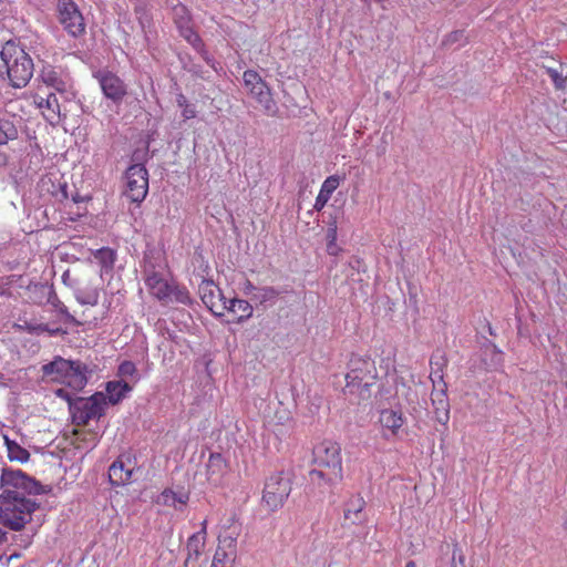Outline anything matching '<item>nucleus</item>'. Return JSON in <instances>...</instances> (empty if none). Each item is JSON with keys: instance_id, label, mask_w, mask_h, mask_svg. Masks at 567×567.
I'll list each match as a JSON object with an SVG mask.
<instances>
[{"instance_id": "nucleus-49", "label": "nucleus", "mask_w": 567, "mask_h": 567, "mask_svg": "<svg viewBox=\"0 0 567 567\" xmlns=\"http://www.w3.org/2000/svg\"><path fill=\"white\" fill-rule=\"evenodd\" d=\"M405 567H417L416 564L413 560H410L406 563Z\"/></svg>"}, {"instance_id": "nucleus-21", "label": "nucleus", "mask_w": 567, "mask_h": 567, "mask_svg": "<svg viewBox=\"0 0 567 567\" xmlns=\"http://www.w3.org/2000/svg\"><path fill=\"white\" fill-rule=\"evenodd\" d=\"M34 104L39 109L44 110L43 115L48 121L54 122L61 118V107L54 93L48 94L47 97L37 95L34 97Z\"/></svg>"}, {"instance_id": "nucleus-33", "label": "nucleus", "mask_w": 567, "mask_h": 567, "mask_svg": "<svg viewBox=\"0 0 567 567\" xmlns=\"http://www.w3.org/2000/svg\"><path fill=\"white\" fill-rule=\"evenodd\" d=\"M190 301L192 298L189 296L188 290L185 287L171 285V293L166 302H178L183 305H188L190 303Z\"/></svg>"}, {"instance_id": "nucleus-24", "label": "nucleus", "mask_w": 567, "mask_h": 567, "mask_svg": "<svg viewBox=\"0 0 567 567\" xmlns=\"http://www.w3.org/2000/svg\"><path fill=\"white\" fill-rule=\"evenodd\" d=\"M432 404L437 422L446 424L450 420V403L444 390L432 392Z\"/></svg>"}, {"instance_id": "nucleus-7", "label": "nucleus", "mask_w": 567, "mask_h": 567, "mask_svg": "<svg viewBox=\"0 0 567 567\" xmlns=\"http://www.w3.org/2000/svg\"><path fill=\"white\" fill-rule=\"evenodd\" d=\"M0 484L3 488L2 494L39 495L47 492L39 482L21 470L4 468L0 477Z\"/></svg>"}, {"instance_id": "nucleus-27", "label": "nucleus", "mask_w": 567, "mask_h": 567, "mask_svg": "<svg viewBox=\"0 0 567 567\" xmlns=\"http://www.w3.org/2000/svg\"><path fill=\"white\" fill-rule=\"evenodd\" d=\"M105 390L109 402L114 405L124 399L132 386L126 381H109Z\"/></svg>"}, {"instance_id": "nucleus-37", "label": "nucleus", "mask_w": 567, "mask_h": 567, "mask_svg": "<svg viewBox=\"0 0 567 567\" xmlns=\"http://www.w3.org/2000/svg\"><path fill=\"white\" fill-rule=\"evenodd\" d=\"M24 328H25V330L28 332L37 333V334L47 332L50 336H58L61 332L60 328H50L45 323H37V322H33V321H25L24 322Z\"/></svg>"}, {"instance_id": "nucleus-52", "label": "nucleus", "mask_w": 567, "mask_h": 567, "mask_svg": "<svg viewBox=\"0 0 567 567\" xmlns=\"http://www.w3.org/2000/svg\"><path fill=\"white\" fill-rule=\"evenodd\" d=\"M6 533L0 528V542L3 540Z\"/></svg>"}, {"instance_id": "nucleus-35", "label": "nucleus", "mask_w": 567, "mask_h": 567, "mask_svg": "<svg viewBox=\"0 0 567 567\" xmlns=\"http://www.w3.org/2000/svg\"><path fill=\"white\" fill-rule=\"evenodd\" d=\"M546 74L550 78L556 90H565L567 87V74L563 75L561 71L554 66H543Z\"/></svg>"}, {"instance_id": "nucleus-36", "label": "nucleus", "mask_w": 567, "mask_h": 567, "mask_svg": "<svg viewBox=\"0 0 567 567\" xmlns=\"http://www.w3.org/2000/svg\"><path fill=\"white\" fill-rule=\"evenodd\" d=\"M7 451H8V457L10 458V461H18L20 463H24L30 457V453L24 447L19 445L17 442L8 443Z\"/></svg>"}, {"instance_id": "nucleus-43", "label": "nucleus", "mask_w": 567, "mask_h": 567, "mask_svg": "<svg viewBox=\"0 0 567 567\" xmlns=\"http://www.w3.org/2000/svg\"><path fill=\"white\" fill-rule=\"evenodd\" d=\"M182 116L184 117V120L194 118L196 116L195 106L190 105V104L185 105V107H183V111H182Z\"/></svg>"}, {"instance_id": "nucleus-9", "label": "nucleus", "mask_w": 567, "mask_h": 567, "mask_svg": "<svg viewBox=\"0 0 567 567\" xmlns=\"http://www.w3.org/2000/svg\"><path fill=\"white\" fill-rule=\"evenodd\" d=\"M245 87L255 101L260 105L261 110L269 116L278 113V105L272 97V93L268 84L261 79L258 72L247 70L243 74Z\"/></svg>"}, {"instance_id": "nucleus-13", "label": "nucleus", "mask_w": 567, "mask_h": 567, "mask_svg": "<svg viewBox=\"0 0 567 567\" xmlns=\"http://www.w3.org/2000/svg\"><path fill=\"white\" fill-rule=\"evenodd\" d=\"M40 78L47 86L64 95L66 100L74 97L72 80L62 69L51 65L43 66Z\"/></svg>"}, {"instance_id": "nucleus-47", "label": "nucleus", "mask_w": 567, "mask_h": 567, "mask_svg": "<svg viewBox=\"0 0 567 567\" xmlns=\"http://www.w3.org/2000/svg\"><path fill=\"white\" fill-rule=\"evenodd\" d=\"M70 278V271L66 270L63 275H62V280L64 284H68V280Z\"/></svg>"}, {"instance_id": "nucleus-51", "label": "nucleus", "mask_w": 567, "mask_h": 567, "mask_svg": "<svg viewBox=\"0 0 567 567\" xmlns=\"http://www.w3.org/2000/svg\"><path fill=\"white\" fill-rule=\"evenodd\" d=\"M210 567H227V565H219L217 564L216 561H213L212 566Z\"/></svg>"}, {"instance_id": "nucleus-32", "label": "nucleus", "mask_w": 567, "mask_h": 567, "mask_svg": "<svg viewBox=\"0 0 567 567\" xmlns=\"http://www.w3.org/2000/svg\"><path fill=\"white\" fill-rule=\"evenodd\" d=\"M41 289L48 295L47 301L63 315L69 322H73L74 318L69 313L68 308L59 300L53 289L50 287H41Z\"/></svg>"}, {"instance_id": "nucleus-26", "label": "nucleus", "mask_w": 567, "mask_h": 567, "mask_svg": "<svg viewBox=\"0 0 567 567\" xmlns=\"http://www.w3.org/2000/svg\"><path fill=\"white\" fill-rule=\"evenodd\" d=\"M221 310H228L233 313H239L237 322H244L252 316V307L251 305L243 299H227L224 301V306L220 307Z\"/></svg>"}, {"instance_id": "nucleus-3", "label": "nucleus", "mask_w": 567, "mask_h": 567, "mask_svg": "<svg viewBox=\"0 0 567 567\" xmlns=\"http://www.w3.org/2000/svg\"><path fill=\"white\" fill-rule=\"evenodd\" d=\"M94 371L95 365L91 367L79 360L72 361L63 358H56L42 367L43 375L50 377L52 380L64 378L65 383L76 391L87 384Z\"/></svg>"}, {"instance_id": "nucleus-20", "label": "nucleus", "mask_w": 567, "mask_h": 567, "mask_svg": "<svg viewBox=\"0 0 567 567\" xmlns=\"http://www.w3.org/2000/svg\"><path fill=\"white\" fill-rule=\"evenodd\" d=\"M236 555V539L234 537H220L219 545L213 561L230 567Z\"/></svg>"}, {"instance_id": "nucleus-50", "label": "nucleus", "mask_w": 567, "mask_h": 567, "mask_svg": "<svg viewBox=\"0 0 567 567\" xmlns=\"http://www.w3.org/2000/svg\"><path fill=\"white\" fill-rule=\"evenodd\" d=\"M6 163V156L0 153V165H3Z\"/></svg>"}, {"instance_id": "nucleus-45", "label": "nucleus", "mask_w": 567, "mask_h": 567, "mask_svg": "<svg viewBox=\"0 0 567 567\" xmlns=\"http://www.w3.org/2000/svg\"><path fill=\"white\" fill-rule=\"evenodd\" d=\"M330 233H331V241L330 244L328 245V251L329 254H332L334 255L336 254V250H334V246H333V240L336 239V229H330Z\"/></svg>"}, {"instance_id": "nucleus-14", "label": "nucleus", "mask_w": 567, "mask_h": 567, "mask_svg": "<svg viewBox=\"0 0 567 567\" xmlns=\"http://www.w3.org/2000/svg\"><path fill=\"white\" fill-rule=\"evenodd\" d=\"M99 82L104 95L115 103L121 102L126 95V85L113 73L106 72L100 74Z\"/></svg>"}, {"instance_id": "nucleus-16", "label": "nucleus", "mask_w": 567, "mask_h": 567, "mask_svg": "<svg viewBox=\"0 0 567 567\" xmlns=\"http://www.w3.org/2000/svg\"><path fill=\"white\" fill-rule=\"evenodd\" d=\"M198 292L205 306L208 307L215 315H220L219 312L215 311V309L218 308L217 300H219L221 306H224L226 298L215 286L214 281L210 279H203L198 287Z\"/></svg>"}, {"instance_id": "nucleus-10", "label": "nucleus", "mask_w": 567, "mask_h": 567, "mask_svg": "<svg viewBox=\"0 0 567 567\" xmlns=\"http://www.w3.org/2000/svg\"><path fill=\"white\" fill-rule=\"evenodd\" d=\"M124 195L133 203H142L148 193V173L144 165H131L125 173Z\"/></svg>"}, {"instance_id": "nucleus-41", "label": "nucleus", "mask_w": 567, "mask_h": 567, "mask_svg": "<svg viewBox=\"0 0 567 567\" xmlns=\"http://www.w3.org/2000/svg\"><path fill=\"white\" fill-rule=\"evenodd\" d=\"M331 196L322 193V192H319L317 198H316V203H315V208L317 210H321L326 204L328 203V200L330 199Z\"/></svg>"}, {"instance_id": "nucleus-46", "label": "nucleus", "mask_w": 567, "mask_h": 567, "mask_svg": "<svg viewBox=\"0 0 567 567\" xmlns=\"http://www.w3.org/2000/svg\"><path fill=\"white\" fill-rule=\"evenodd\" d=\"M177 103L181 107H185L187 104L186 97L184 95H179L177 99Z\"/></svg>"}, {"instance_id": "nucleus-29", "label": "nucleus", "mask_w": 567, "mask_h": 567, "mask_svg": "<svg viewBox=\"0 0 567 567\" xmlns=\"http://www.w3.org/2000/svg\"><path fill=\"white\" fill-rule=\"evenodd\" d=\"M226 470V462L221 454L219 453H212L209 455L208 462H207V471L209 474V480L217 481L218 477H220Z\"/></svg>"}, {"instance_id": "nucleus-12", "label": "nucleus", "mask_w": 567, "mask_h": 567, "mask_svg": "<svg viewBox=\"0 0 567 567\" xmlns=\"http://www.w3.org/2000/svg\"><path fill=\"white\" fill-rule=\"evenodd\" d=\"M173 20L178 29L181 37H183L194 49L202 50L204 44L200 37L195 32L192 24V17L188 9L177 3L172 9Z\"/></svg>"}, {"instance_id": "nucleus-18", "label": "nucleus", "mask_w": 567, "mask_h": 567, "mask_svg": "<svg viewBox=\"0 0 567 567\" xmlns=\"http://www.w3.org/2000/svg\"><path fill=\"white\" fill-rule=\"evenodd\" d=\"M364 507V498L359 494L352 495L344 505V520L352 525L361 524L365 519Z\"/></svg>"}, {"instance_id": "nucleus-6", "label": "nucleus", "mask_w": 567, "mask_h": 567, "mask_svg": "<svg viewBox=\"0 0 567 567\" xmlns=\"http://www.w3.org/2000/svg\"><path fill=\"white\" fill-rule=\"evenodd\" d=\"M106 399L101 392L89 398L69 399L72 421L76 425H86L91 420H99L105 412Z\"/></svg>"}, {"instance_id": "nucleus-1", "label": "nucleus", "mask_w": 567, "mask_h": 567, "mask_svg": "<svg viewBox=\"0 0 567 567\" xmlns=\"http://www.w3.org/2000/svg\"><path fill=\"white\" fill-rule=\"evenodd\" d=\"M315 468L309 472L311 484L324 492L343 478L341 447L332 441H323L313 450Z\"/></svg>"}, {"instance_id": "nucleus-23", "label": "nucleus", "mask_w": 567, "mask_h": 567, "mask_svg": "<svg viewBox=\"0 0 567 567\" xmlns=\"http://www.w3.org/2000/svg\"><path fill=\"white\" fill-rule=\"evenodd\" d=\"M206 543V520L202 524V529L195 534H193L186 545L187 549V558L186 561L197 560Z\"/></svg>"}, {"instance_id": "nucleus-38", "label": "nucleus", "mask_w": 567, "mask_h": 567, "mask_svg": "<svg viewBox=\"0 0 567 567\" xmlns=\"http://www.w3.org/2000/svg\"><path fill=\"white\" fill-rule=\"evenodd\" d=\"M76 299L82 305L95 306L99 302V291L97 289L80 290L76 293Z\"/></svg>"}, {"instance_id": "nucleus-44", "label": "nucleus", "mask_w": 567, "mask_h": 567, "mask_svg": "<svg viewBox=\"0 0 567 567\" xmlns=\"http://www.w3.org/2000/svg\"><path fill=\"white\" fill-rule=\"evenodd\" d=\"M259 288L255 287L250 281H246L244 286V292L246 295H254Z\"/></svg>"}, {"instance_id": "nucleus-15", "label": "nucleus", "mask_w": 567, "mask_h": 567, "mask_svg": "<svg viewBox=\"0 0 567 567\" xmlns=\"http://www.w3.org/2000/svg\"><path fill=\"white\" fill-rule=\"evenodd\" d=\"M404 422L405 417L403 416L402 412L392 409L382 410L379 415L382 436L390 439L391 436L396 435Z\"/></svg>"}, {"instance_id": "nucleus-22", "label": "nucleus", "mask_w": 567, "mask_h": 567, "mask_svg": "<svg viewBox=\"0 0 567 567\" xmlns=\"http://www.w3.org/2000/svg\"><path fill=\"white\" fill-rule=\"evenodd\" d=\"M41 192L52 195L54 198L64 199L68 197L66 183H62L54 174L43 176L39 182Z\"/></svg>"}, {"instance_id": "nucleus-19", "label": "nucleus", "mask_w": 567, "mask_h": 567, "mask_svg": "<svg viewBox=\"0 0 567 567\" xmlns=\"http://www.w3.org/2000/svg\"><path fill=\"white\" fill-rule=\"evenodd\" d=\"M145 285L150 292L161 301H167L171 293V285L162 277V275L152 271L146 276Z\"/></svg>"}, {"instance_id": "nucleus-48", "label": "nucleus", "mask_w": 567, "mask_h": 567, "mask_svg": "<svg viewBox=\"0 0 567 567\" xmlns=\"http://www.w3.org/2000/svg\"><path fill=\"white\" fill-rule=\"evenodd\" d=\"M4 444L8 447V443H16V441L10 440L7 435H3Z\"/></svg>"}, {"instance_id": "nucleus-28", "label": "nucleus", "mask_w": 567, "mask_h": 567, "mask_svg": "<svg viewBox=\"0 0 567 567\" xmlns=\"http://www.w3.org/2000/svg\"><path fill=\"white\" fill-rule=\"evenodd\" d=\"M93 257L101 266V275L112 271L116 260V252L112 248H100L93 252Z\"/></svg>"}, {"instance_id": "nucleus-39", "label": "nucleus", "mask_w": 567, "mask_h": 567, "mask_svg": "<svg viewBox=\"0 0 567 567\" xmlns=\"http://www.w3.org/2000/svg\"><path fill=\"white\" fill-rule=\"evenodd\" d=\"M340 178L336 175L329 176L321 185L320 192L331 196L332 193L338 188Z\"/></svg>"}, {"instance_id": "nucleus-40", "label": "nucleus", "mask_w": 567, "mask_h": 567, "mask_svg": "<svg viewBox=\"0 0 567 567\" xmlns=\"http://www.w3.org/2000/svg\"><path fill=\"white\" fill-rule=\"evenodd\" d=\"M464 39H465L464 31L456 30V31H453L450 34H447L443 43L445 45L453 44V43L462 42V41H464Z\"/></svg>"}, {"instance_id": "nucleus-4", "label": "nucleus", "mask_w": 567, "mask_h": 567, "mask_svg": "<svg viewBox=\"0 0 567 567\" xmlns=\"http://www.w3.org/2000/svg\"><path fill=\"white\" fill-rule=\"evenodd\" d=\"M38 504L25 495H0V524L13 530H20L30 522Z\"/></svg>"}, {"instance_id": "nucleus-31", "label": "nucleus", "mask_w": 567, "mask_h": 567, "mask_svg": "<svg viewBox=\"0 0 567 567\" xmlns=\"http://www.w3.org/2000/svg\"><path fill=\"white\" fill-rule=\"evenodd\" d=\"M18 135L14 123L9 118H0V145L7 144Z\"/></svg>"}, {"instance_id": "nucleus-8", "label": "nucleus", "mask_w": 567, "mask_h": 567, "mask_svg": "<svg viewBox=\"0 0 567 567\" xmlns=\"http://www.w3.org/2000/svg\"><path fill=\"white\" fill-rule=\"evenodd\" d=\"M291 492V482L284 473L270 475L262 492L261 505L268 512H275L284 506Z\"/></svg>"}, {"instance_id": "nucleus-25", "label": "nucleus", "mask_w": 567, "mask_h": 567, "mask_svg": "<svg viewBox=\"0 0 567 567\" xmlns=\"http://www.w3.org/2000/svg\"><path fill=\"white\" fill-rule=\"evenodd\" d=\"M189 497L185 492H174L173 489H164L157 497L156 503L163 506H169L177 511H182L187 504Z\"/></svg>"}, {"instance_id": "nucleus-30", "label": "nucleus", "mask_w": 567, "mask_h": 567, "mask_svg": "<svg viewBox=\"0 0 567 567\" xmlns=\"http://www.w3.org/2000/svg\"><path fill=\"white\" fill-rule=\"evenodd\" d=\"M117 374L122 379L121 381L137 382L140 380V374L137 372L136 365L132 361H123L118 365Z\"/></svg>"}, {"instance_id": "nucleus-17", "label": "nucleus", "mask_w": 567, "mask_h": 567, "mask_svg": "<svg viewBox=\"0 0 567 567\" xmlns=\"http://www.w3.org/2000/svg\"><path fill=\"white\" fill-rule=\"evenodd\" d=\"M133 467L131 461L125 462L122 457L115 460L109 468V478L112 485L123 486L131 482Z\"/></svg>"}, {"instance_id": "nucleus-5", "label": "nucleus", "mask_w": 567, "mask_h": 567, "mask_svg": "<svg viewBox=\"0 0 567 567\" xmlns=\"http://www.w3.org/2000/svg\"><path fill=\"white\" fill-rule=\"evenodd\" d=\"M12 86L24 87L33 75V62L29 54L13 42H7L1 52Z\"/></svg>"}, {"instance_id": "nucleus-11", "label": "nucleus", "mask_w": 567, "mask_h": 567, "mask_svg": "<svg viewBox=\"0 0 567 567\" xmlns=\"http://www.w3.org/2000/svg\"><path fill=\"white\" fill-rule=\"evenodd\" d=\"M58 18L69 35L79 38L85 33L84 18L73 0L58 1Z\"/></svg>"}, {"instance_id": "nucleus-2", "label": "nucleus", "mask_w": 567, "mask_h": 567, "mask_svg": "<svg viewBox=\"0 0 567 567\" xmlns=\"http://www.w3.org/2000/svg\"><path fill=\"white\" fill-rule=\"evenodd\" d=\"M348 367L343 394L355 403L369 400L378 377L374 361L368 357L352 355Z\"/></svg>"}, {"instance_id": "nucleus-34", "label": "nucleus", "mask_w": 567, "mask_h": 567, "mask_svg": "<svg viewBox=\"0 0 567 567\" xmlns=\"http://www.w3.org/2000/svg\"><path fill=\"white\" fill-rule=\"evenodd\" d=\"M279 296V291L274 287H262L259 288L251 297V300L258 302L259 305H265L269 301H275V299Z\"/></svg>"}, {"instance_id": "nucleus-53", "label": "nucleus", "mask_w": 567, "mask_h": 567, "mask_svg": "<svg viewBox=\"0 0 567 567\" xmlns=\"http://www.w3.org/2000/svg\"><path fill=\"white\" fill-rule=\"evenodd\" d=\"M434 359H435V357H433V358L431 359V364H435V365H437V367L440 368V363H439V362H435V361H434Z\"/></svg>"}, {"instance_id": "nucleus-54", "label": "nucleus", "mask_w": 567, "mask_h": 567, "mask_svg": "<svg viewBox=\"0 0 567 567\" xmlns=\"http://www.w3.org/2000/svg\"><path fill=\"white\" fill-rule=\"evenodd\" d=\"M435 375H437L439 378H442V374H439V371H434L433 372Z\"/></svg>"}, {"instance_id": "nucleus-42", "label": "nucleus", "mask_w": 567, "mask_h": 567, "mask_svg": "<svg viewBox=\"0 0 567 567\" xmlns=\"http://www.w3.org/2000/svg\"><path fill=\"white\" fill-rule=\"evenodd\" d=\"M451 567H465L464 556L457 549L453 550Z\"/></svg>"}]
</instances>
